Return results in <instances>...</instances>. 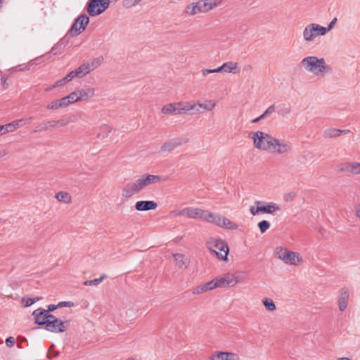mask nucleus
Masks as SVG:
<instances>
[{
    "instance_id": "obj_1",
    "label": "nucleus",
    "mask_w": 360,
    "mask_h": 360,
    "mask_svg": "<svg viewBox=\"0 0 360 360\" xmlns=\"http://www.w3.org/2000/svg\"><path fill=\"white\" fill-rule=\"evenodd\" d=\"M165 180L159 175L144 174L134 181L128 182L122 189V196L124 198H129L146 188Z\"/></svg>"
},
{
    "instance_id": "obj_2",
    "label": "nucleus",
    "mask_w": 360,
    "mask_h": 360,
    "mask_svg": "<svg viewBox=\"0 0 360 360\" xmlns=\"http://www.w3.org/2000/svg\"><path fill=\"white\" fill-rule=\"evenodd\" d=\"M300 65L305 71L317 77H323L332 72V68L326 64L323 58L307 56L300 61Z\"/></svg>"
},
{
    "instance_id": "obj_3",
    "label": "nucleus",
    "mask_w": 360,
    "mask_h": 360,
    "mask_svg": "<svg viewBox=\"0 0 360 360\" xmlns=\"http://www.w3.org/2000/svg\"><path fill=\"white\" fill-rule=\"evenodd\" d=\"M264 151L276 153L278 155L288 154L292 151V146L289 142L284 140L278 139L270 134L266 137Z\"/></svg>"
},
{
    "instance_id": "obj_4",
    "label": "nucleus",
    "mask_w": 360,
    "mask_h": 360,
    "mask_svg": "<svg viewBox=\"0 0 360 360\" xmlns=\"http://www.w3.org/2000/svg\"><path fill=\"white\" fill-rule=\"evenodd\" d=\"M204 216V221L211 223L217 226L231 230H236L238 229V225L236 223L231 221L228 218L219 214H215L210 212L209 210H205Z\"/></svg>"
},
{
    "instance_id": "obj_5",
    "label": "nucleus",
    "mask_w": 360,
    "mask_h": 360,
    "mask_svg": "<svg viewBox=\"0 0 360 360\" xmlns=\"http://www.w3.org/2000/svg\"><path fill=\"white\" fill-rule=\"evenodd\" d=\"M204 216V221L211 223L217 226L231 230H236L238 229V225L236 223L231 221L228 218L219 214H215L210 212L209 210H205Z\"/></svg>"
},
{
    "instance_id": "obj_6",
    "label": "nucleus",
    "mask_w": 360,
    "mask_h": 360,
    "mask_svg": "<svg viewBox=\"0 0 360 360\" xmlns=\"http://www.w3.org/2000/svg\"><path fill=\"white\" fill-rule=\"evenodd\" d=\"M204 216V221L211 223L217 226L231 230H236L238 229V225L236 223L231 221L228 218L219 214H215L210 212L209 210H205Z\"/></svg>"
},
{
    "instance_id": "obj_7",
    "label": "nucleus",
    "mask_w": 360,
    "mask_h": 360,
    "mask_svg": "<svg viewBox=\"0 0 360 360\" xmlns=\"http://www.w3.org/2000/svg\"><path fill=\"white\" fill-rule=\"evenodd\" d=\"M207 247L218 259H227L229 248L225 241L219 238H210L207 240Z\"/></svg>"
},
{
    "instance_id": "obj_8",
    "label": "nucleus",
    "mask_w": 360,
    "mask_h": 360,
    "mask_svg": "<svg viewBox=\"0 0 360 360\" xmlns=\"http://www.w3.org/2000/svg\"><path fill=\"white\" fill-rule=\"evenodd\" d=\"M280 206L275 202H266L260 200H256L255 202V206H251L250 212L253 216L258 215L259 214H274V212L280 211Z\"/></svg>"
},
{
    "instance_id": "obj_9",
    "label": "nucleus",
    "mask_w": 360,
    "mask_h": 360,
    "mask_svg": "<svg viewBox=\"0 0 360 360\" xmlns=\"http://www.w3.org/2000/svg\"><path fill=\"white\" fill-rule=\"evenodd\" d=\"M275 255L277 258L288 264L297 265L302 261L298 253L289 251L283 247H278L276 248Z\"/></svg>"
},
{
    "instance_id": "obj_10",
    "label": "nucleus",
    "mask_w": 360,
    "mask_h": 360,
    "mask_svg": "<svg viewBox=\"0 0 360 360\" xmlns=\"http://www.w3.org/2000/svg\"><path fill=\"white\" fill-rule=\"evenodd\" d=\"M324 31L323 26L316 23H311L304 27L302 37L306 42H312L318 36H324Z\"/></svg>"
},
{
    "instance_id": "obj_11",
    "label": "nucleus",
    "mask_w": 360,
    "mask_h": 360,
    "mask_svg": "<svg viewBox=\"0 0 360 360\" xmlns=\"http://www.w3.org/2000/svg\"><path fill=\"white\" fill-rule=\"evenodd\" d=\"M110 3V0H89L86 5V11L91 16H97L109 7Z\"/></svg>"
},
{
    "instance_id": "obj_12",
    "label": "nucleus",
    "mask_w": 360,
    "mask_h": 360,
    "mask_svg": "<svg viewBox=\"0 0 360 360\" xmlns=\"http://www.w3.org/2000/svg\"><path fill=\"white\" fill-rule=\"evenodd\" d=\"M89 22V18L86 14L80 15L77 18L75 19V22L71 26L69 32L73 36L79 35L83 32L86 25Z\"/></svg>"
},
{
    "instance_id": "obj_13",
    "label": "nucleus",
    "mask_w": 360,
    "mask_h": 360,
    "mask_svg": "<svg viewBox=\"0 0 360 360\" xmlns=\"http://www.w3.org/2000/svg\"><path fill=\"white\" fill-rule=\"evenodd\" d=\"M270 134L265 133L262 131H257L255 132H251L249 134V137L253 141V145L255 148L263 150L266 144V141H268L266 137H269Z\"/></svg>"
},
{
    "instance_id": "obj_14",
    "label": "nucleus",
    "mask_w": 360,
    "mask_h": 360,
    "mask_svg": "<svg viewBox=\"0 0 360 360\" xmlns=\"http://www.w3.org/2000/svg\"><path fill=\"white\" fill-rule=\"evenodd\" d=\"M101 64L99 58H94L91 61L84 62L79 68L76 69L79 75V78H82L89 74L91 71L96 69Z\"/></svg>"
},
{
    "instance_id": "obj_15",
    "label": "nucleus",
    "mask_w": 360,
    "mask_h": 360,
    "mask_svg": "<svg viewBox=\"0 0 360 360\" xmlns=\"http://www.w3.org/2000/svg\"><path fill=\"white\" fill-rule=\"evenodd\" d=\"M69 326V321H63L60 319H55L52 321H49L45 326L46 330L52 333H63L65 332Z\"/></svg>"
},
{
    "instance_id": "obj_16",
    "label": "nucleus",
    "mask_w": 360,
    "mask_h": 360,
    "mask_svg": "<svg viewBox=\"0 0 360 360\" xmlns=\"http://www.w3.org/2000/svg\"><path fill=\"white\" fill-rule=\"evenodd\" d=\"M217 278L219 288H226L228 286L233 287L239 282L238 278L231 274H226L224 276Z\"/></svg>"
},
{
    "instance_id": "obj_17",
    "label": "nucleus",
    "mask_w": 360,
    "mask_h": 360,
    "mask_svg": "<svg viewBox=\"0 0 360 360\" xmlns=\"http://www.w3.org/2000/svg\"><path fill=\"white\" fill-rule=\"evenodd\" d=\"M349 290L346 288H341L338 294V305L339 310L343 311L346 309L349 302Z\"/></svg>"
},
{
    "instance_id": "obj_18",
    "label": "nucleus",
    "mask_w": 360,
    "mask_h": 360,
    "mask_svg": "<svg viewBox=\"0 0 360 360\" xmlns=\"http://www.w3.org/2000/svg\"><path fill=\"white\" fill-rule=\"evenodd\" d=\"M185 216L188 218L203 221L205 210L198 207H185Z\"/></svg>"
},
{
    "instance_id": "obj_19",
    "label": "nucleus",
    "mask_w": 360,
    "mask_h": 360,
    "mask_svg": "<svg viewBox=\"0 0 360 360\" xmlns=\"http://www.w3.org/2000/svg\"><path fill=\"white\" fill-rule=\"evenodd\" d=\"M179 105V115H194L199 112V109L196 108V103L194 102H180Z\"/></svg>"
},
{
    "instance_id": "obj_20",
    "label": "nucleus",
    "mask_w": 360,
    "mask_h": 360,
    "mask_svg": "<svg viewBox=\"0 0 360 360\" xmlns=\"http://www.w3.org/2000/svg\"><path fill=\"white\" fill-rule=\"evenodd\" d=\"M157 207L158 203L153 200H140L135 203V209L139 212L153 210Z\"/></svg>"
},
{
    "instance_id": "obj_21",
    "label": "nucleus",
    "mask_w": 360,
    "mask_h": 360,
    "mask_svg": "<svg viewBox=\"0 0 360 360\" xmlns=\"http://www.w3.org/2000/svg\"><path fill=\"white\" fill-rule=\"evenodd\" d=\"M182 144L180 139H173L165 142L160 147L161 153H170Z\"/></svg>"
},
{
    "instance_id": "obj_22",
    "label": "nucleus",
    "mask_w": 360,
    "mask_h": 360,
    "mask_svg": "<svg viewBox=\"0 0 360 360\" xmlns=\"http://www.w3.org/2000/svg\"><path fill=\"white\" fill-rule=\"evenodd\" d=\"M210 360H236L237 354L229 352H217L210 356Z\"/></svg>"
},
{
    "instance_id": "obj_23",
    "label": "nucleus",
    "mask_w": 360,
    "mask_h": 360,
    "mask_svg": "<svg viewBox=\"0 0 360 360\" xmlns=\"http://www.w3.org/2000/svg\"><path fill=\"white\" fill-rule=\"evenodd\" d=\"M202 9V1H198L187 6L185 8V13L190 15H194L198 13H205L204 11H201Z\"/></svg>"
},
{
    "instance_id": "obj_24",
    "label": "nucleus",
    "mask_w": 360,
    "mask_h": 360,
    "mask_svg": "<svg viewBox=\"0 0 360 360\" xmlns=\"http://www.w3.org/2000/svg\"><path fill=\"white\" fill-rule=\"evenodd\" d=\"M47 314V311L46 309L39 308L34 310L32 313V316L35 319V323L38 325H45L47 321L46 316Z\"/></svg>"
},
{
    "instance_id": "obj_25",
    "label": "nucleus",
    "mask_w": 360,
    "mask_h": 360,
    "mask_svg": "<svg viewBox=\"0 0 360 360\" xmlns=\"http://www.w3.org/2000/svg\"><path fill=\"white\" fill-rule=\"evenodd\" d=\"M174 260L176 265L179 269H186L189 265V259L183 254L175 253L173 254Z\"/></svg>"
},
{
    "instance_id": "obj_26",
    "label": "nucleus",
    "mask_w": 360,
    "mask_h": 360,
    "mask_svg": "<svg viewBox=\"0 0 360 360\" xmlns=\"http://www.w3.org/2000/svg\"><path fill=\"white\" fill-rule=\"evenodd\" d=\"M181 103H171L162 108V112L165 115H179V105Z\"/></svg>"
},
{
    "instance_id": "obj_27",
    "label": "nucleus",
    "mask_w": 360,
    "mask_h": 360,
    "mask_svg": "<svg viewBox=\"0 0 360 360\" xmlns=\"http://www.w3.org/2000/svg\"><path fill=\"white\" fill-rule=\"evenodd\" d=\"M342 172H347L355 175L360 174V162H348L345 167L342 168Z\"/></svg>"
},
{
    "instance_id": "obj_28",
    "label": "nucleus",
    "mask_w": 360,
    "mask_h": 360,
    "mask_svg": "<svg viewBox=\"0 0 360 360\" xmlns=\"http://www.w3.org/2000/svg\"><path fill=\"white\" fill-rule=\"evenodd\" d=\"M349 131L348 129L345 130H340L338 129H328L324 131L323 136L326 138H333V137H338L340 136L342 134H347Z\"/></svg>"
},
{
    "instance_id": "obj_29",
    "label": "nucleus",
    "mask_w": 360,
    "mask_h": 360,
    "mask_svg": "<svg viewBox=\"0 0 360 360\" xmlns=\"http://www.w3.org/2000/svg\"><path fill=\"white\" fill-rule=\"evenodd\" d=\"M222 0H203L202 1V7L205 13L213 9L214 7L217 6L221 4Z\"/></svg>"
},
{
    "instance_id": "obj_30",
    "label": "nucleus",
    "mask_w": 360,
    "mask_h": 360,
    "mask_svg": "<svg viewBox=\"0 0 360 360\" xmlns=\"http://www.w3.org/2000/svg\"><path fill=\"white\" fill-rule=\"evenodd\" d=\"M222 71L225 72H233L236 73L238 68V63L229 61L224 63L222 65Z\"/></svg>"
},
{
    "instance_id": "obj_31",
    "label": "nucleus",
    "mask_w": 360,
    "mask_h": 360,
    "mask_svg": "<svg viewBox=\"0 0 360 360\" xmlns=\"http://www.w3.org/2000/svg\"><path fill=\"white\" fill-rule=\"evenodd\" d=\"M79 96L81 97V101L91 98L95 94V90L94 88H88L86 89H82L78 90Z\"/></svg>"
},
{
    "instance_id": "obj_32",
    "label": "nucleus",
    "mask_w": 360,
    "mask_h": 360,
    "mask_svg": "<svg viewBox=\"0 0 360 360\" xmlns=\"http://www.w3.org/2000/svg\"><path fill=\"white\" fill-rule=\"evenodd\" d=\"M112 128L107 125L103 124L100 127V132L97 134V138L100 139H103L108 136L109 134L111 132Z\"/></svg>"
},
{
    "instance_id": "obj_33",
    "label": "nucleus",
    "mask_w": 360,
    "mask_h": 360,
    "mask_svg": "<svg viewBox=\"0 0 360 360\" xmlns=\"http://www.w3.org/2000/svg\"><path fill=\"white\" fill-rule=\"evenodd\" d=\"M55 198L60 202L70 203L71 202V196L66 192H58L56 194Z\"/></svg>"
},
{
    "instance_id": "obj_34",
    "label": "nucleus",
    "mask_w": 360,
    "mask_h": 360,
    "mask_svg": "<svg viewBox=\"0 0 360 360\" xmlns=\"http://www.w3.org/2000/svg\"><path fill=\"white\" fill-rule=\"evenodd\" d=\"M23 124L22 120H18L6 124V131L12 132Z\"/></svg>"
},
{
    "instance_id": "obj_35",
    "label": "nucleus",
    "mask_w": 360,
    "mask_h": 360,
    "mask_svg": "<svg viewBox=\"0 0 360 360\" xmlns=\"http://www.w3.org/2000/svg\"><path fill=\"white\" fill-rule=\"evenodd\" d=\"M262 303L264 305L266 310L269 311H274L276 310V307L272 299L266 297L262 300Z\"/></svg>"
},
{
    "instance_id": "obj_36",
    "label": "nucleus",
    "mask_w": 360,
    "mask_h": 360,
    "mask_svg": "<svg viewBox=\"0 0 360 360\" xmlns=\"http://www.w3.org/2000/svg\"><path fill=\"white\" fill-rule=\"evenodd\" d=\"M107 277L106 274H103L98 278H95L90 281H85L84 282V285H99L105 278Z\"/></svg>"
},
{
    "instance_id": "obj_37",
    "label": "nucleus",
    "mask_w": 360,
    "mask_h": 360,
    "mask_svg": "<svg viewBox=\"0 0 360 360\" xmlns=\"http://www.w3.org/2000/svg\"><path fill=\"white\" fill-rule=\"evenodd\" d=\"M10 84L8 82V76L6 75H2L0 70V86L6 90L8 88Z\"/></svg>"
},
{
    "instance_id": "obj_38",
    "label": "nucleus",
    "mask_w": 360,
    "mask_h": 360,
    "mask_svg": "<svg viewBox=\"0 0 360 360\" xmlns=\"http://www.w3.org/2000/svg\"><path fill=\"white\" fill-rule=\"evenodd\" d=\"M207 291L214 290L217 288H219L217 278L212 279V281L205 283Z\"/></svg>"
},
{
    "instance_id": "obj_39",
    "label": "nucleus",
    "mask_w": 360,
    "mask_h": 360,
    "mask_svg": "<svg viewBox=\"0 0 360 360\" xmlns=\"http://www.w3.org/2000/svg\"><path fill=\"white\" fill-rule=\"evenodd\" d=\"M198 105L199 108H202L206 110H212L215 107V103L212 101H209L207 103L202 104L200 102L196 103V106Z\"/></svg>"
},
{
    "instance_id": "obj_40",
    "label": "nucleus",
    "mask_w": 360,
    "mask_h": 360,
    "mask_svg": "<svg viewBox=\"0 0 360 360\" xmlns=\"http://www.w3.org/2000/svg\"><path fill=\"white\" fill-rule=\"evenodd\" d=\"M207 292V290L206 288V286L204 284H202L200 285L196 286L193 288L192 290V294L193 295H200L204 292Z\"/></svg>"
},
{
    "instance_id": "obj_41",
    "label": "nucleus",
    "mask_w": 360,
    "mask_h": 360,
    "mask_svg": "<svg viewBox=\"0 0 360 360\" xmlns=\"http://www.w3.org/2000/svg\"><path fill=\"white\" fill-rule=\"evenodd\" d=\"M258 227L262 233H265L270 227V223L266 220L261 221L258 223Z\"/></svg>"
},
{
    "instance_id": "obj_42",
    "label": "nucleus",
    "mask_w": 360,
    "mask_h": 360,
    "mask_svg": "<svg viewBox=\"0 0 360 360\" xmlns=\"http://www.w3.org/2000/svg\"><path fill=\"white\" fill-rule=\"evenodd\" d=\"M222 67L220 66L217 68H214V69H203L202 70V75L204 76V77H206L207 75L210 74V73H217V72H222Z\"/></svg>"
},
{
    "instance_id": "obj_43",
    "label": "nucleus",
    "mask_w": 360,
    "mask_h": 360,
    "mask_svg": "<svg viewBox=\"0 0 360 360\" xmlns=\"http://www.w3.org/2000/svg\"><path fill=\"white\" fill-rule=\"evenodd\" d=\"M275 105H271L261 115L260 118L264 119L267 115L273 113L275 111Z\"/></svg>"
},
{
    "instance_id": "obj_44",
    "label": "nucleus",
    "mask_w": 360,
    "mask_h": 360,
    "mask_svg": "<svg viewBox=\"0 0 360 360\" xmlns=\"http://www.w3.org/2000/svg\"><path fill=\"white\" fill-rule=\"evenodd\" d=\"M57 101L58 102L60 108H66L70 105V103L68 102L65 96L60 99H58Z\"/></svg>"
},
{
    "instance_id": "obj_45",
    "label": "nucleus",
    "mask_w": 360,
    "mask_h": 360,
    "mask_svg": "<svg viewBox=\"0 0 360 360\" xmlns=\"http://www.w3.org/2000/svg\"><path fill=\"white\" fill-rule=\"evenodd\" d=\"M75 77H79V75L76 69L71 71L65 76L66 80H68V82L72 81Z\"/></svg>"
},
{
    "instance_id": "obj_46",
    "label": "nucleus",
    "mask_w": 360,
    "mask_h": 360,
    "mask_svg": "<svg viewBox=\"0 0 360 360\" xmlns=\"http://www.w3.org/2000/svg\"><path fill=\"white\" fill-rule=\"evenodd\" d=\"M337 18H333L330 22L328 24V27H323V29L325 30L324 34H326L328 32L330 31L333 29L336 22H337Z\"/></svg>"
},
{
    "instance_id": "obj_47",
    "label": "nucleus",
    "mask_w": 360,
    "mask_h": 360,
    "mask_svg": "<svg viewBox=\"0 0 360 360\" xmlns=\"http://www.w3.org/2000/svg\"><path fill=\"white\" fill-rule=\"evenodd\" d=\"M37 300H39V298L33 299V298H23L22 302L25 303V307H30L36 302Z\"/></svg>"
},
{
    "instance_id": "obj_48",
    "label": "nucleus",
    "mask_w": 360,
    "mask_h": 360,
    "mask_svg": "<svg viewBox=\"0 0 360 360\" xmlns=\"http://www.w3.org/2000/svg\"><path fill=\"white\" fill-rule=\"evenodd\" d=\"M46 108L49 109V110H58V109H59L60 107H59L58 101L56 100V101H53L51 102L50 103H49L47 105V106H46Z\"/></svg>"
},
{
    "instance_id": "obj_49",
    "label": "nucleus",
    "mask_w": 360,
    "mask_h": 360,
    "mask_svg": "<svg viewBox=\"0 0 360 360\" xmlns=\"http://www.w3.org/2000/svg\"><path fill=\"white\" fill-rule=\"evenodd\" d=\"M185 207L181 210H174L170 212L172 216H185Z\"/></svg>"
},
{
    "instance_id": "obj_50",
    "label": "nucleus",
    "mask_w": 360,
    "mask_h": 360,
    "mask_svg": "<svg viewBox=\"0 0 360 360\" xmlns=\"http://www.w3.org/2000/svg\"><path fill=\"white\" fill-rule=\"evenodd\" d=\"M296 197V193L295 192H290L288 193H286L284 195V200L286 202H290L292 201Z\"/></svg>"
},
{
    "instance_id": "obj_51",
    "label": "nucleus",
    "mask_w": 360,
    "mask_h": 360,
    "mask_svg": "<svg viewBox=\"0 0 360 360\" xmlns=\"http://www.w3.org/2000/svg\"><path fill=\"white\" fill-rule=\"evenodd\" d=\"M70 122L69 120L62 119L59 120H56V127H62L66 126Z\"/></svg>"
},
{
    "instance_id": "obj_52",
    "label": "nucleus",
    "mask_w": 360,
    "mask_h": 360,
    "mask_svg": "<svg viewBox=\"0 0 360 360\" xmlns=\"http://www.w3.org/2000/svg\"><path fill=\"white\" fill-rule=\"evenodd\" d=\"M73 100L75 101V102H79V101H81V97H79V91L78 90L77 91H75L73 92H72L71 94H70Z\"/></svg>"
},
{
    "instance_id": "obj_53",
    "label": "nucleus",
    "mask_w": 360,
    "mask_h": 360,
    "mask_svg": "<svg viewBox=\"0 0 360 360\" xmlns=\"http://www.w3.org/2000/svg\"><path fill=\"white\" fill-rule=\"evenodd\" d=\"M6 344L8 347H12L15 344V339L13 337H8L6 339Z\"/></svg>"
},
{
    "instance_id": "obj_54",
    "label": "nucleus",
    "mask_w": 360,
    "mask_h": 360,
    "mask_svg": "<svg viewBox=\"0 0 360 360\" xmlns=\"http://www.w3.org/2000/svg\"><path fill=\"white\" fill-rule=\"evenodd\" d=\"M68 80H66V78L65 77H64L63 79H60V80H58L57 82H56L54 83V85L56 87H58V86H63L65 84L68 83Z\"/></svg>"
},
{
    "instance_id": "obj_55",
    "label": "nucleus",
    "mask_w": 360,
    "mask_h": 360,
    "mask_svg": "<svg viewBox=\"0 0 360 360\" xmlns=\"http://www.w3.org/2000/svg\"><path fill=\"white\" fill-rule=\"evenodd\" d=\"M45 125L47 127V130L50 129L51 128H55L56 127V120L49 121L45 123Z\"/></svg>"
},
{
    "instance_id": "obj_56",
    "label": "nucleus",
    "mask_w": 360,
    "mask_h": 360,
    "mask_svg": "<svg viewBox=\"0 0 360 360\" xmlns=\"http://www.w3.org/2000/svg\"><path fill=\"white\" fill-rule=\"evenodd\" d=\"M46 130H47V127H46L45 123H44L43 124H40V125L36 127L34 131L39 132V131H46Z\"/></svg>"
},
{
    "instance_id": "obj_57",
    "label": "nucleus",
    "mask_w": 360,
    "mask_h": 360,
    "mask_svg": "<svg viewBox=\"0 0 360 360\" xmlns=\"http://www.w3.org/2000/svg\"><path fill=\"white\" fill-rule=\"evenodd\" d=\"M47 321L46 322V325L47 324V323L49 321H54L55 319H58L55 316H53V314H51L49 313V311H47V314L46 316V317Z\"/></svg>"
},
{
    "instance_id": "obj_58",
    "label": "nucleus",
    "mask_w": 360,
    "mask_h": 360,
    "mask_svg": "<svg viewBox=\"0 0 360 360\" xmlns=\"http://www.w3.org/2000/svg\"><path fill=\"white\" fill-rule=\"evenodd\" d=\"M58 307H72L73 303L72 302H61L58 304Z\"/></svg>"
},
{
    "instance_id": "obj_59",
    "label": "nucleus",
    "mask_w": 360,
    "mask_h": 360,
    "mask_svg": "<svg viewBox=\"0 0 360 360\" xmlns=\"http://www.w3.org/2000/svg\"><path fill=\"white\" fill-rule=\"evenodd\" d=\"M6 124L0 125V135L5 134L7 132H10L9 131H6Z\"/></svg>"
},
{
    "instance_id": "obj_60",
    "label": "nucleus",
    "mask_w": 360,
    "mask_h": 360,
    "mask_svg": "<svg viewBox=\"0 0 360 360\" xmlns=\"http://www.w3.org/2000/svg\"><path fill=\"white\" fill-rule=\"evenodd\" d=\"M354 209H355L356 216L360 218V203L357 204L355 206Z\"/></svg>"
},
{
    "instance_id": "obj_61",
    "label": "nucleus",
    "mask_w": 360,
    "mask_h": 360,
    "mask_svg": "<svg viewBox=\"0 0 360 360\" xmlns=\"http://www.w3.org/2000/svg\"><path fill=\"white\" fill-rule=\"evenodd\" d=\"M58 307V305L49 304V305L48 306V310H47V311H49H49H54L55 309H56Z\"/></svg>"
},
{
    "instance_id": "obj_62",
    "label": "nucleus",
    "mask_w": 360,
    "mask_h": 360,
    "mask_svg": "<svg viewBox=\"0 0 360 360\" xmlns=\"http://www.w3.org/2000/svg\"><path fill=\"white\" fill-rule=\"evenodd\" d=\"M281 111L283 112L281 115H284V113H288L290 112V108L288 107H285V105H283V108L281 109Z\"/></svg>"
},
{
    "instance_id": "obj_63",
    "label": "nucleus",
    "mask_w": 360,
    "mask_h": 360,
    "mask_svg": "<svg viewBox=\"0 0 360 360\" xmlns=\"http://www.w3.org/2000/svg\"><path fill=\"white\" fill-rule=\"evenodd\" d=\"M65 97L67 98V100H68V102L70 103V104H72V103H76V102L73 100V98H72V96H71L70 94L68 95V96H65Z\"/></svg>"
},
{
    "instance_id": "obj_64",
    "label": "nucleus",
    "mask_w": 360,
    "mask_h": 360,
    "mask_svg": "<svg viewBox=\"0 0 360 360\" xmlns=\"http://www.w3.org/2000/svg\"><path fill=\"white\" fill-rule=\"evenodd\" d=\"M8 153L6 150H0V158L6 156Z\"/></svg>"
}]
</instances>
